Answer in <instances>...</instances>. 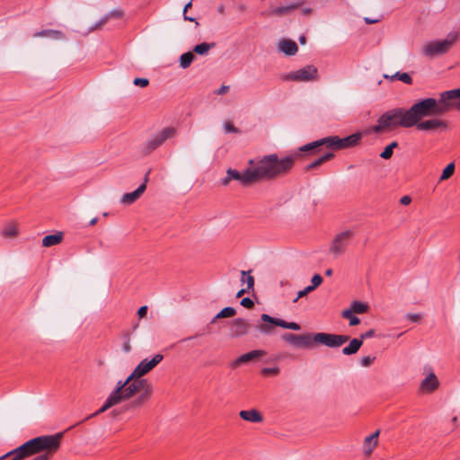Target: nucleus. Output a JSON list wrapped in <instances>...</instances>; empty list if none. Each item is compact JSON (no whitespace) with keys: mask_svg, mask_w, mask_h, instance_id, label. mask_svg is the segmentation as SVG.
<instances>
[{"mask_svg":"<svg viewBox=\"0 0 460 460\" xmlns=\"http://www.w3.org/2000/svg\"><path fill=\"white\" fill-rule=\"evenodd\" d=\"M299 154L279 158L276 154L265 155L257 164L250 160L251 167L240 172L234 169H228L226 174L232 180L239 181L243 185H250L261 180H271L288 172L294 165Z\"/></svg>","mask_w":460,"mask_h":460,"instance_id":"nucleus-1","label":"nucleus"},{"mask_svg":"<svg viewBox=\"0 0 460 460\" xmlns=\"http://www.w3.org/2000/svg\"><path fill=\"white\" fill-rule=\"evenodd\" d=\"M445 93L441 92L438 99L426 98L414 103L409 110L396 108L385 115H431L448 113L447 102L443 98Z\"/></svg>","mask_w":460,"mask_h":460,"instance_id":"nucleus-2","label":"nucleus"},{"mask_svg":"<svg viewBox=\"0 0 460 460\" xmlns=\"http://www.w3.org/2000/svg\"><path fill=\"white\" fill-rule=\"evenodd\" d=\"M146 386V379L133 376L131 373L125 381H118L113 390L120 402L129 400Z\"/></svg>","mask_w":460,"mask_h":460,"instance_id":"nucleus-3","label":"nucleus"},{"mask_svg":"<svg viewBox=\"0 0 460 460\" xmlns=\"http://www.w3.org/2000/svg\"><path fill=\"white\" fill-rule=\"evenodd\" d=\"M63 432L54 435H45L33 438V439L41 440L43 447L37 451L36 456L31 460H49L51 456L59 449Z\"/></svg>","mask_w":460,"mask_h":460,"instance_id":"nucleus-4","label":"nucleus"},{"mask_svg":"<svg viewBox=\"0 0 460 460\" xmlns=\"http://www.w3.org/2000/svg\"><path fill=\"white\" fill-rule=\"evenodd\" d=\"M457 35L450 33L444 40H434L424 46V54L429 57H436L447 53L456 41Z\"/></svg>","mask_w":460,"mask_h":460,"instance_id":"nucleus-5","label":"nucleus"},{"mask_svg":"<svg viewBox=\"0 0 460 460\" xmlns=\"http://www.w3.org/2000/svg\"><path fill=\"white\" fill-rule=\"evenodd\" d=\"M42 447L41 440L31 438L20 447L9 451V455L13 460H23L37 454V451L41 449Z\"/></svg>","mask_w":460,"mask_h":460,"instance_id":"nucleus-6","label":"nucleus"},{"mask_svg":"<svg viewBox=\"0 0 460 460\" xmlns=\"http://www.w3.org/2000/svg\"><path fill=\"white\" fill-rule=\"evenodd\" d=\"M354 236L352 230H345L336 234L332 241L329 248V252L334 256L338 257L342 255L349 245L350 240Z\"/></svg>","mask_w":460,"mask_h":460,"instance_id":"nucleus-7","label":"nucleus"},{"mask_svg":"<svg viewBox=\"0 0 460 460\" xmlns=\"http://www.w3.org/2000/svg\"><path fill=\"white\" fill-rule=\"evenodd\" d=\"M284 80L296 82H309L318 80V70L313 65H308L301 69L288 73Z\"/></svg>","mask_w":460,"mask_h":460,"instance_id":"nucleus-8","label":"nucleus"},{"mask_svg":"<svg viewBox=\"0 0 460 460\" xmlns=\"http://www.w3.org/2000/svg\"><path fill=\"white\" fill-rule=\"evenodd\" d=\"M349 341V336L332 334L326 332H317L314 334V341L321 343L329 348H339Z\"/></svg>","mask_w":460,"mask_h":460,"instance_id":"nucleus-9","label":"nucleus"},{"mask_svg":"<svg viewBox=\"0 0 460 460\" xmlns=\"http://www.w3.org/2000/svg\"><path fill=\"white\" fill-rule=\"evenodd\" d=\"M281 339L297 348H312L314 334H294L288 332L282 334Z\"/></svg>","mask_w":460,"mask_h":460,"instance_id":"nucleus-10","label":"nucleus"},{"mask_svg":"<svg viewBox=\"0 0 460 460\" xmlns=\"http://www.w3.org/2000/svg\"><path fill=\"white\" fill-rule=\"evenodd\" d=\"M395 119H398V117H380L377 124L366 128L364 133L371 134L374 132L376 134H385L391 132L396 128Z\"/></svg>","mask_w":460,"mask_h":460,"instance_id":"nucleus-11","label":"nucleus"},{"mask_svg":"<svg viewBox=\"0 0 460 460\" xmlns=\"http://www.w3.org/2000/svg\"><path fill=\"white\" fill-rule=\"evenodd\" d=\"M164 358L162 354H156L152 359H143L132 371L133 376L142 378L145 375L153 370Z\"/></svg>","mask_w":460,"mask_h":460,"instance_id":"nucleus-12","label":"nucleus"},{"mask_svg":"<svg viewBox=\"0 0 460 460\" xmlns=\"http://www.w3.org/2000/svg\"><path fill=\"white\" fill-rule=\"evenodd\" d=\"M444 102H447L448 112H460V86L444 91Z\"/></svg>","mask_w":460,"mask_h":460,"instance_id":"nucleus-13","label":"nucleus"},{"mask_svg":"<svg viewBox=\"0 0 460 460\" xmlns=\"http://www.w3.org/2000/svg\"><path fill=\"white\" fill-rule=\"evenodd\" d=\"M261 323H258L256 326L257 329L263 334H272L274 332L275 326H278L277 323L273 322H279L280 319L263 314L261 316Z\"/></svg>","mask_w":460,"mask_h":460,"instance_id":"nucleus-14","label":"nucleus"},{"mask_svg":"<svg viewBox=\"0 0 460 460\" xmlns=\"http://www.w3.org/2000/svg\"><path fill=\"white\" fill-rule=\"evenodd\" d=\"M176 130L172 127H169L164 128L158 136L154 137L151 141L148 142L147 147L149 150H154L161 144H163L166 139L171 138L175 136Z\"/></svg>","mask_w":460,"mask_h":460,"instance_id":"nucleus-15","label":"nucleus"},{"mask_svg":"<svg viewBox=\"0 0 460 460\" xmlns=\"http://www.w3.org/2000/svg\"><path fill=\"white\" fill-rule=\"evenodd\" d=\"M264 355H266V351H264L262 349L252 350V351L245 353V354L240 356L239 358H237L234 361L232 362L231 366L234 368H236L239 366H241L242 364H246L252 360H254L261 357H263Z\"/></svg>","mask_w":460,"mask_h":460,"instance_id":"nucleus-16","label":"nucleus"},{"mask_svg":"<svg viewBox=\"0 0 460 460\" xmlns=\"http://www.w3.org/2000/svg\"><path fill=\"white\" fill-rule=\"evenodd\" d=\"M250 327L251 325L246 320L243 318H236L232 323V336L235 338L243 336L248 333Z\"/></svg>","mask_w":460,"mask_h":460,"instance_id":"nucleus-17","label":"nucleus"},{"mask_svg":"<svg viewBox=\"0 0 460 460\" xmlns=\"http://www.w3.org/2000/svg\"><path fill=\"white\" fill-rule=\"evenodd\" d=\"M439 386V381L434 373H429L420 383V389L423 393L430 394Z\"/></svg>","mask_w":460,"mask_h":460,"instance_id":"nucleus-18","label":"nucleus"},{"mask_svg":"<svg viewBox=\"0 0 460 460\" xmlns=\"http://www.w3.org/2000/svg\"><path fill=\"white\" fill-rule=\"evenodd\" d=\"M446 127V122L437 118L426 120H422V119H420L418 123V129L424 131L436 130L438 128H444Z\"/></svg>","mask_w":460,"mask_h":460,"instance_id":"nucleus-19","label":"nucleus"},{"mask_svg":"<svg viewBox=\"0 0 460 460\" xmlns=\"http://www.w3.org/2000/svg\"><path fill=\"white\" fill-rule=\"evenodd\" d=\"M380 430L377 429L375 433L365 438L363 441L362 450L363 454L367 456H371L374 449L378 446V438Z\"/></svg>","mask_w":460,"mask_h":460,"instance_id":"nucleus-20","label":"nucleus"},{"mask_svg":"<svg viewBox=\"0 0 460 460\" xmlns=\"http://www.w3.org/2000/svg\"><path fill=\"white\" fill-rule=\"evenodd\" d=\"M146 190V183H142L136 190L125 193L120 198V203L124 205H131L137 200Z\"/></svg>","mask_w":460,"mask_h":460,"instance_id":"nucleus-21","label":"nucleus"},{"mask_svg":"<svg viewBox=\"0 0 460 460\" xmlns=\"http://www.w3.org/2000/svg\"><path fill=\"white\" fill-rule=\"evenodd\" d=\"M299 4H289L285 6H270L265 14L269 16H283L289 13L291 11L298 8Z\"/></svg>","mask_w":460,"mask_h":460,"instance_id":"nucleus-22","label":"nucleus"},{"mask_svg":"<svg viewBox=\"0 0 460 460\" xmlns=\"http://www.w3.org/2000/svg\"><path fill=\"white\" fill-rule=\"evenodd\" d=\"M278 49L288 56H294L298 50L296 43L289 39L281 40L278 44Z\"/></svg>","mask_w":460,"mask_h":460,"instance_id":"nucleus-23","label":"nucleus"},{"mask_svg":"<svg viewBox=\"0 0 460 460\" xmlns=\"http://www.w3.org/2000/svg\"><path fill=\"white\" fill-rule=\"evenodd\" d=\"M363 135H367L363 132H357L344 138H340V149L349 148L358 145Z\"/></svg>","mask_w":460,"mask_h":460,"instance_id":"nucleus-24","label":"nucleus"},{"mask_svg":"<svg viewBox=\"0 0 460 460\" xmlns=\"http://www.w3.org/2000/svg\"><path fill=\"white\" fill-rule=\"evenodd\" d=\"M239 416L246 420L252 423H258L262 421L261 414L256 410L241 411Z\"/></svg>","mask_w":460,"mask_h":460,"instance_id":"nucleus-25","label":"nucleus"},{"mask_svg":"<svg viewBox=\"0 0 460 460\" xmlns=\"http://www.w3.org/2000/svg\"><path fill=\"white\" fill-rule=\"evenodd\" d=\"M362 345V339H352L349 345L342 349V354L345 356L354 355L359 350Z\"/></svg>","mask_w":460,"mask_h":460,"instance_id":"nucleus-26","label":"nucleus"},{"mask_svg":"<svg viewBox=\"0 0 460 460\" xmlns=\"http://www.w3.org/2000/svg\"><path fill=\"white\" fill-rule=\"evenodd\" d=\"M422 118L423 117H398V119H395L396 128L399 126L404 128L416 126L418 128L419 119Z\"/></svg>","mask_w":460,"mask_h":460,"instance_id":"nucleus-27","label":"nucleus"},{"mask_svg":"<svg viewBox=\"0 0 460 460\" xmlns=\"http://www.w3.org/2000/svg\"><path fill=\"white\" fill-rule=\"evenodd\" d=\"M317 142H319V147L326 146L328 148L340 149V137L337 136L323 137Z\"/></svg>","mask_w":460,"mask_h":460,"instance_id":"nucleus-28","label":"nucleus"},{"mask_svg":"<svg viewBox=\"0 0 460 460\" xmlns=\"http://www.w3.org/2000/svg\"><path fill=\"white\" fill-rule=\"evenodd\" d=\"M119 403H120L119 400L118 399V397L116 396L114 392L112 391L107 397L104 404L97 411V413L101 414V413L106 411L107 410H109L110 408H111L115 405H118Z\"/></svg>","mask_w":460,"mask_h":460,"instance_id":"nucleus-29","label":"nucleus"},{"mask_svg":"<svg viewBox=\"0 0 460 460\" xmlns=\"http://www.w3.org/2000/svg\"><path fill=\"white\" fill-rule=\"evenodd\" d=\"M143 393L140 394V396L132 402L133 407L140 406L144 402L149 399V397L152 394V386L151 385L146 381V386H144L142 389Z\"/></svg>","mask_w":460,"mask_h":460,"instance_id":"nucleus-30","label":"nucleus"},{"mask_svg":"<svg viewBox=\"0 0 460 460\" xmlns=\"http://www.w3.org/2000/svg\"><path fill=\"white\" fill-rule=\"evenodd\" d=\"M62 239H63V234L62 233H58V234H49V235L45 236L42 239V245L44 247H50V246H53V245H57V244L61 243Z\"/></svg>","mask_w":460,"mask_h":460,"instance_id":"nucleus-31","label":"nucleus"},{"mask_svg":"<svg viewBox=\"0 0 460 460\" xmlns=\"http://www.w3.org/2000/svg\"><path fill=\"white\" fill-rule=\"evenodd\" d=\"M215 47H216L215 42H210V43L203 42V43L196 45L193 48L192 52L197 55L207 56L208 54L209 50L214 49Z\"/></svg>","mask_w":460,"mask_h":460,"instance_id":"nucleus-32","label":"nucleus"},{"mask_svg":"<svg viewBox=\"0 0 460 460\" xmlns=\"http://www.w3.org/2000/svg\"><path fill=\"white\" fill-rule=\"evenodd\" d=\"M195 59V55L192 51H188L181 55L179 58L180 66L183 69L188 68Z\"/></svg>","mask_w":460,"mask_h":460,"instance_id":"nucleus-33","label":"nucleus"},{"mask_svg":"<svg viewBox=\"0 0 460 460\" xmlns=\"http://www.w3.org/2000/svg\"><path fill=\"white\" fill-rule=\"evenodd\" d=\"M333 156H334V155L332 153H327L324 155H323L320 158H318L317 160H315L314 162H313L310 164H308L305 167V170L306 171H310V170L316 169L317 167L322 165L323 163L331 160Z\"/></svg>","mask_w":460,"mask_h":460,"instance_id":"nucleus-34","label":"nucleus"},{"mask_svg":"<svg viewBox=\"0 0 460 460\" xmlns=\"http://www.w3.org/2000/svg\"><path fill=\"white\" fill-rule=\"evenodd\" d=\"M348 309L354 314H365L367 312L368 305L360 301H353Z\"/></svg>","mask_w":460,"mask_h":460,"instance_id":"nucleus-35","label":"nucleus"},{"mask_svg":"<svg viewBox=\"0 0 460 460\" xmlns=\"http://www.w3.org/2000/svg\"><path fill=\"white\" fill-rule=\"evenodd\" d=\"M235 314L236 311L234 307H225L216 314V316L212 319L211 323H214L217 319L233 317L235 315Z\"/></svg>","mask_w":460,"mask_h":460,"instance_id":"nucleus-36","label":"nucleus"},{"mask_svg":"<svg viewBox=\"0 0 460 460\" xmlns=\"http://www.w3.org/2000/svg\"><path fill=\"white\" fill-rule=\"evenodd\" d=\"M251 270L249 271H245V270H242L241 271V275H242V278H241V282H242V285H246V288L252 290L253 289V287H254V278L251 275Z\"/></svg>","mask_w":460,"mask_h":460,"instance_id":"nucleus-37","label":"nucleus"},{"mask_svg":"<svg viewBox=\"0 0 460 460\" xmlns=\"http://www.w3.org/2000/svg\"><path fill=\"white\" fill-rule=\"evenodd\" d=\"M34 37H48L54 40H61L63 39V34L58 31L47 30L35 33Z\"/></svg>","mask_w":460,"mask_h":460,"instance_id":"nucleus-38","label":"nucleus"},{"mask_svg":"<svg viewBox=\"0 0 460 460\" xmlns=\"http://www.w3.org/2000/svg\"><path fill=\"white\" fill-rule=\"evenodd\" d=\"M355 314L349 311V309H344L341 312V316L345 319H348L349 321L350 326H356L360 323V320L358 317L354 315Z\"/></svg>","mask_w":460,"mask_h":460,"instance_id":"nucleus-39","label":"nucleus"},{"mask_svg":"<svg viewBox=\"0 0 460 460\" xmlns=\"http://www.w3.org/2000/svg\"><path fill=\"white\" fill-rule=\"evenodd\" d=\"M2 234L4 237L8 238H13L18 234V229L17 226L14 224H9L6 226V227L3 230Z\"/></svg>","mask_w":460,"mask_h":460,"instance_id":"nucleus-40","label":"nucleus"},{"mask_svg":"<svg viewBox=\"0 0 460 460\" xmlns=\"http://www.w3.org/2000/svg\"><path fill=\"white\" fill-rule=\"evenodd\" d=\"M398 146V143L394 141L392 142L390 145H388L385 149L384 151L380 154V156L383 158V159H390L393 155V151H394V148L397 147Z\"/></svg>","mask_w":460,"mask_h":460,"instance_id":"nucleus-41","label":"nucleus"},{"mask_svg":"<svg viewBox=\"0 0 460 460\" xmlns=\"http://www.w3.org/2000/svg\"><path fill=\"white\" fill-rule=\"evenodd\" d=\"M275 323H277L278 326L285 328V329H289V330H293V331H299L301 329V327L298 323H293V322L288 323L282 319H280V321L275 322Z\"/></svg>","mask_w":460,"mask_h":460,"instance_id":"nucleus-42","label":"nucleus"},{"mask_svg":"<svg viewBox=\"0 0 460 460\" xmlns=\"http://www.w3.org/2000/svg\"><path fill=\"white\" fill-rule=\"evenodd\" d=\"M455 172V164L453 163L449 164L444 170L440 176V181H445L449 179Z\"/></svg>","mask_w":460,"mask_h":460,"instance_id":"nucleus-43","label":"nucleus"},{"mask_svg":"<svg viewBox=\"0 0 460 460\" xmlns=\"http://www.w3.org/2000/svg\"><path fill=\"white\" fill-rule=\"evenodd\" d=\"M319 147V142L314 141L311 143H308L306 145H304L298 148L299 152H307V151H314Z\"/></svg>","mask_w":460,"mask_h":460,"instance_id":"nucleus-44","label":"nucleus"},{"mask_svg":"<svg viewBox=\"0 0 460 460\" xmlns=\"http://www.w3.org/2000/svg\"><path fill=\"white\" fill-rule=\"evenodd\" d=\"M224 130L226 133H239L240 130L234 125L230 120H226L224 125Z\"/></svg>","mask_w":460,"mask_h":460,"instance_id":"nucleus-45","label":"nucleus"},{"mask_svg":"<svg viewBox=\"0 0 460 460\" xmlns=\"http://www.w3.org/2000/svg\"><path fill=\"white\" fill-rule=\"evenodd\" d=\"M396 75H397V79L402 81V82H403L404 84H412V79H411V77L410 76L409 74L396 72Z\"/></svg>","mask_w":460,"mask_h":460,"instance_id":"nucleus-46","label":"nucleus"},{"mask_svg":"<svg viewBox=\"0 0 460 460\" xmlns=\"http://www.w3.org/2000/svg\"><path fill=\"white\" fill-rule=\"evenodd\" d=\"M312 285L309 287L312 288L313 290H314L318 286H320L323 282V278L319 274H315L313 276L311 279Z\"/></svg>","mask_w":460,"mask_h":460,"instance_id":"nucleus-47","label":"nucleus"},{"mask_svg":"<svg viewBox=\"0 0 460 460\" xmlns=\"http://www.w3.org/2000/svg\"><path fill=\"white\" fill-rule=\"evenodd\" d=\"M312 291H314L312 289V288H310L309 286L305 287L303 290H300L298 293H297V296L293 300V303H296L298 301V299L307 296L309 293H311Z\"/></svg>","mask_w":460,"mask_h":460,"instance_id":"nucleus-48","label":"nucleus"},{"mask_svg":"<svg viewBox=\"0 0 460 460\" xmlns=\"http://www.w3.org/2000/svg\"><path fill=\"white\" fill-rule=\"evenodd\" d=\"M279 373V367H265L262 369V374L266 376H277Z\"/></svg>","mask_w":460,"mask_h":460,"instance_id":"nucleus-49","label":"nucleus"},{"mask_svg":"<svg viewBox=\"0 0 460 460\" xmlns=\"http://www.w3.org/2000/svg\"><path fill=\"white\" fill-rule=\"evenodd\" d=\"M131 344H130V338L128 335L125 336V341L122 344V349L125 353H128L131 351Z\"/></svg>","mask_w":460,"mask_h":460,"instance_id":"nucleus-50","label":"nucleus"},{"mask_svg":"<svg viewBox=\"0 0 460 460\" xmlns=\"http://www.w3.org/2000/svg\"><path fill=\"white\" fill-rule=\"evenodd\" d=\"M374 357L366 356L361 358L360 363L362 367H367L374 362Z\"/></svg>","mask_w":460,"mask_h":460,"instance_id":"nucleus-51","label":"nucleus"},{"mask_svg":"<svg viewBox=\"0 0 460 460\" xmlns=\"http://www.w3.org/2000/svg\"><path fill=\"white\" fill-rule=\"evenodd\" d=\"M241 305H242L243 307H245V308L251 309V308H252V307H253L254 303H253V301H252L251 298H249V297H244V298H243V299H242V301H241Z\"/></svg>","mask_w":460,"mask_h":460,"instance_id":"nucleus-52","label":"nucleus"},{"mask_svg":"<svg viewBox=\"0 0 460 460\" xmlns=\"http://www.w3.org/2000/svg\"><path fill=\"white\" fill-rule=\"evenodd\" d=\"M133 83L135 85L141 87H146L149 84L148 80L146 78H136Z\"/></svg>","mask_w":460,"mask_h":460,"instance_id":"nucleus-53","label":"nucleus"},{"mask_svg":"<svg viewBox=\"0 0 460 460\" xmlns=\"http://www.w3.org/2000/svg\"><path fill=\"white\" fill-rule=\"evenodd\" d=\"M406 318L411 322L417 323L421 319V315L420 314H408Z\"/></svg>","mask_w":460,"mask_h":460,"instance_id":"nucleus-54","label":"nucleus"},{"mask_svg":"<svg viewBox=\"0 0 460 460\" xmlns=\"http://www.w3.org/2000/svg\"><path fill=\"white\" fill-rule=\"evenodd\" d=\"M230 87L228 85H222L219 89L217 90L216 93L218 95L226 94L229 91Z\"/></svg>","mask_w":460,"mask_h":460,"instance_id":"nucleus-55","label":"nucleus"},{"mask_svg":"<svg viewBox=\"0 0 460 460\" xmlns=\"http://www.w3.org/2000/svg\"><path fill=\"white\" fill-rule=\"evenodd\" d=\"M374 333H375L374 330H369V331L366 332L365 333L361 334L358 339H362V342H363L364 340L372 337L374 335Z\"/></svg>","mask_w":460,"mask_h":460,"instance_id":"nucleus-56","label":"nucleus"},{"mask_svg":"<svg viewBox=\"0 0 460 460\" xmlns=\"http://www.w3.org/2000/svg\"><path fill=\"white\" fill-rule=\"evenodd\" d=\"M146 313H147V306L146 305H143L141 306L138 311H137V314L140 318H144L146 315Z\"/></svg>","mask_w":460,"mask_h":460,"instance_id":"nucleus-57","label":"nucleus"},{"mask_svg":"<svg viewBox=\"0 0 460 460\" xmlns=\"http://www.w3.org/2000/svg\"><path fill=\"white\" fill-rule=\"evenodd\" d=\"M411 201V199L410 196H403L401 198L400 202L402 205H409Z\"/></svg>","mask_w":460,"mask_h":460,"instance_id":"nucleus-58","label":"nucleus"},{"mask_svg":"<svg viewBox=\"0 0 460 460\" xmlns=\"http://www.w3.org/2000/svg\"><path fill=\"white\" fill-rule=\"evenodd\" d=\"M251 289L247 288H242L240 289L237 294H236V297H241L243 296L245 293H249Z\"/></svg>","mask_w":460,"mask_h":460,"instance_id":"nucleus-59","label":"nucleus"},{"mask_svg":"<svg viewBox=\"0 0 460 460\" xmlns=\"http://www.w3.org/2000/svg\"><path fill=\"white\" fill-rule=\"evenodd\" d=\"M383 77H384V78H385V79H389V80H391V81H394V80L397 79L396 73H395V74H394V75H387V74H384V75H383Z\"/></svg>","mask_w":460,"mask_h":460,"instance_id":"nucleus-60","label":"nucleus"},{"mask_svg":"<svg viewBox=\"0 0 460 460\" xmlns=\"http://www.w3.org/2000/svg\"><path fill=\"white\" fill-rule=\"evenodd\" d=\"M364 20H365L366 23H367V24H373L379 21L378 19H370L368 17H365Z\"/></svg>","mask_w":460,"mask_h":460,"instance_id":"nucleus-61","label":"nucleus"},{"mask_svg":"<svg viewBox=\"0 0 460 460\" xmlns=\"http://www.w3.org/2000/svg\"><path fill=\"white\" fill-rule=\"evenodd\" d=\"M192 1L193 0H190L188 4H185V6L183 8V14H186V12L188 11V9H190L192 6Z\"/></svg>","mask_w":460,"mask_h":460,"instance_id":"nucleus-62","label":"nucleus"},{"mask_svg":"<svg viewBox=\"0 0 460 460\" xmlns=\"http://www.w3.org/2000/svg\"><path fill=\"white\" fill-rule=\"evenodd\" d=\"M232 178L227 175L225 179L222 180V184L226 186L230 182Z\"/></svg>","mask_w":460,"mask_h":460,"instance_id":"nucleus-63","label":"nucleus"},{"mask_svg":"<svg viewBox=\"0 0 460 460\" xmlns=\"http://www.w3.org/2000/svg\"><path fill=\"white\" fill-rule=\"evenodd\" d=\"M111 15L112 17H119V16H121V15H122V12H120V11H114V12H112V13H111Z\"/></svg>","mask_w":460,"mask_h":460,"instance_id":"nucleus-64","label":"nucleus"}]
</instances>
